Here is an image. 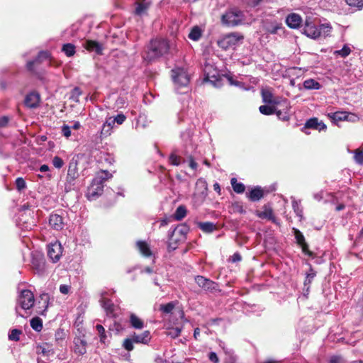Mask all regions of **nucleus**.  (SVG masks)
I'll list each match as a JSON object with an SVG mask.
<instances>
[{
  "label": "nucleus",
  "mask_w": 363,
  "mask_h": 363,
  "mask_svg": "<svg viewBox=\"0 0 363 363\" xmlns=\"http://www.w3.org/2000/svg\"><path fill=\"white\" fill-rule=\"evenodd\" d=\"M31 267L35 273L43 276L46 272V262L43 254H32Z\"/></svg>",
  "instance_id": "10"
},
{
  "label": "nucleus",
  "mask_w": 363,
  "mask_h": 363,
  "mask_svg": "<svg viewBox=\"0 0 363 363\" xmlns=\"http://www.w3.org/2000/svg\"><path fill=\"white\" fill-rule=\"evenodd\" d=\"M171 77L178 93H185L189 90L191 76L184 67L175 66L171 70Z\"/></svg>",
  "instance_id": "2"
},
{
  "label": "nucleus",
  "mask_w": 363,
  "mask_h": 363,
  "mask_svg": "<svg viewBox=\"0 0 363 363\" xmlns=\"http://www.w3.org/2000/svg\"><path fill=\"white\" fill-rule=\"evenodd\" d=\"M202 31L199 26H194L190 31L188 37L194 41L199 40L201 37Z\"/></svg>",
  "instance_id": "43"
},
{
  "label": "nucleus",
  "mask_w": 363,
  "mask_h": 363,
  "mask_svg": "<svg viewBox=\"0 0 363 363\" xmlns=\"http://www.w3.org/2000/svg\"><path fill=\"white\" fill-rule=\"evenodd\" d=\"M281 28V23L277 21H265L264 23V30L270 34H277Z\"/></svg>",
  "instance_id": "22"
},
{
  "label": "nucleus",
  "mask_w": 363,
  "mask_h": 363,
  "mask_svg": "<svg viewBox=\"0 0 363 363\" xmlns=\"http://www.w3.org/2000/svg\"><path fill=\"white\" fill-rule=\"evenodd\" d=\"M49 58V53L47 52H40L38 57L33 61H29L26 64L27 69L29 71H34V65L40 63L43 60H47Z\"/></svg>",
  "instance_id": "27"
},
{
  "label": "nucleus",
  "mask_w": 363,
  "mask_h": 363,
  "mask_svg": "<svg viewBox=\"0 0 363 363\" xmlns=\"http://www.w3.org/2000/svg\"><path fill=\"white\" fill-rule=\"evenodd\" d=\"M96 329L99 334L100 335L101 341L104 342V340L106 338L104 328L101 325H96Z\"/></svg>",
  "instance_id": "62"
},
{
  "label": "nucleus",
  "mask_w": 363,
  "mask_h": 363,
  "mask_svg": "<svg viewBox=\"0 0 363 363\" xmlns=\"http://www.w3.org/2000/svg\"><path fill=\"white\" fill-rule=\"evenodd\" d=\"M77 166H78V159L75 158L74 157L69 161L67 174H68V175L70 174L71 176H74V177H76L78 178L79 173H78Z\"/></svg>",
  "instance_id": "28"
},
{
  "label": "nucleus",
  "mask_w": 363,
  "mask_h": 363,
  "mask_svg": "<svg viewBox=\"0 0 363 363\" xmlns=\"http://www.w3.org/2000/svg\"><path fill=\"white\" fill-rule=\"evenodd\" d=\"M353 154V160L354 162L359 165L363 164V150L357 148L353 151H351Z\"/></svg>",
  "instance_id": "41"
},
{
  "label": "nucleus",
  "mask_w": 363,
  "mask_h": 363,
  "mask_svg": "<svg viewBox=\"0 0 363 363\" xmlns=\"http://www.w3.org/2000/svg\"><path fill=\"white\" fill-rule=\"evenodd\" d=\"M194 279L198 286L206 291L213 292L217 290L218 284L209 279L199 275Z\"/></svg>",
  "instance_id": "13"
},
{
  "label": "nucleus",
  "mask_w": 363,
  "mask_h": 363,
  "mask_svg": "<svg viewBox=\"0 0 363 363\" xmlns=\"http://www.w3.org/2000/svg\"><path fill=\"white\" fill-rule=\"evenodd\" d=\"M62 134L66 138H68L71 135V127L67 125H63L61 128Z\"/></svg>",
  "instance_id": "61"
},
{
  "label": "nucleus",
  "mask_w": 363,
  "mask_h": 363,
  "mask_svg": "<svg viewBox=\"0 0 363 363\" xmlns=\"http://www.w3.org/2000/svg\"><path fill=\"white\" fill-rule=\"evenodd\" d=\"M16 189L21 191L26 187V184L25 180L22 177H18L16 179Z\"/></svg>",
  "instance_id": "57"
},
{
  "label": "nucleus",
  "mask_w": 363,
  "mask_h": 363,
  "mask_svg": "<svg viewBox=\"0 0 363 363\" xmlns=\"http://www.w3.org/2000/svg\"><path fill=\"white\" fill-rule=\"evenodd\" d=\"M10 121V118L6 116H3L0 117V128L6 127L9 125Z\"/></svg>",
  "instance_id": "63"
},
{
  "label": "nucleus",
  "mask_w": 363,
  "mask_h": 363,
  "mask_svg": "<svg viewBox=\"0 0 363 363\" xmlns=\"http://www.w3.org/2000/svg\"><path fill=\"white\" fill-rule=\"evenodd\" d=\"M259 110L261 113L267 116L273 114L275 111V108L274 107L267 105L260 106Z\"/></svg>",
  "instance_id": "51"
},
{
  "label": "nucleus",
  "mask_w": 363,
  "mask_h": 363,
  "mask_svg": "<svg viewBox=\"0 0 363 363\" xmlns=\"http://www.w3.org/2000/svg\"><path fill=\"white\" fill-rule=\"evenodd\" d=\"M178 153L177 150H174L169 157V163L174 166H179L182 162H186V160L182 159Z\"/></svg>",
  "instance_id": "29"
},
{
  "label": "nucleus",
  "mask_w": 363,
  "mask_h": 363,
  "mask_svg": "<svg viewBox=\"0 0 363 363\" xmlns=\"http://www.w3.org/2000/svg\"><path fill=\"white\" fill-rule=\"evenodd\" d=\"M113 292L114 291H102L101 292V298L99 301L106 315L112 318H114L117 315L118 308L117 306L114 305L112 301L108 299L107 296Z\"/></svg>",
  "instance_id": "7"
},
{
  "label": "nucleus",
  "mask_w": 363,
  "mask_h": 363,
  "mask_svg": "<svg viewBox=\"0 0 363 363\" xmlns=\"http://www.w3.org/2000/svg\"><path fill=\"white\" fill-rule=\"evenodd\" d=\"M175 307V304L174 302H169L167 304H162L160 306V311L163 312L164 313L169 314L171 313L173 309Z\"/></svg>",
  "instance_id": "49"
},
{
  "label": "nucleus",
  "mask_w": 363,
  "mask_h": 363,
  "mask_svg": "<svg viewBox=\"0 0 363 363\" xmlns=\"http://www.w3.org/2000/svg\"><path fill=\"white\" fill-rule=\"evenodd\" d=\"M30 324L31 328L37 332H40L43 329V320L39 317L33 318L30 321Z\"/></svg>",
  "instance_id": "44"
},
{
  "label": "nucleus",
  "mask_w": 363,
  "mask_h": 363,
  "mask_svg": "<svg viewBox=\"0 0 363 363\" xmlns=\"http://www.w3.org/2000/svg\"><path fill=\"white\" fill-rule=\"evenodd\" d=\"M40 101V94L36 91H31L26 96L24 104L29 108H35L39 106Z\"/></svg>",
  "instance_id": "16"
},
{
  "label": "nucleus",
  "mask_w": 363,
  "mask_h": 363,
  "mask_svg": "<svg viewBox=\"0 0 363 363\" xmlns=\"http://www.w3.org/2000/svg\"><path fill=\"white\" fill-rule=\"evenodd\" d=\"M189 231V228L185 224L178 225L173 229H170L169 233L182 241L186 240V236Z\"/></svg>",
  "instance_id": "15"
},
{
  "label": "nucleus",
  "mask_w": 363,
  "mask_h": 363,
  "mask_svg": "<svg viewBox=\"0 0 363 363\" xmlns=\"http://www.w3.org/2000/svg\"><path fill=\"white\" fill-rule=\"evenodd\" d=\"M62 254V247L60 242L55 241L48 245V256L52 262L60 260Z\"/></svg>",
  "instance_id": "12"
},
{
  "label": "nucleus",
  "mask_w": 363,
  "mask_h": 363,
  "mask_svg": "<svg viewBox=\"0 0 363 363\" xmlns=\"http://www.w3.org/2000/svg\"><path fill=\"white\" fill-rule=\"evenodd\" d=\"M169 42L164 38H155L150 41L145 47L143 58L148 62H153L169 53Z\"/></svg>",
  "instance_id": "1"
},
{
  "label": "nucleus",
  "mask_w": 363,
  "mask_h": 363,
  "mask_svg": "<svg viewBox=\"0 0 363 363\" xmlns=\"http://www.w3.org/2000/svg\"><path fill=\"white\" fill-rule=\"evenodd\" d=\"M345 1L351 7H356L359 9L363 8V0H345Z\"/></svg>",
  "instance_id": "53"
},
{
  "label": "nucleus",
  "mask_w": 363,
  "mask_h": 363,
  "mask_svg": "<svg viewBox=\"0 0 363 363\" xmlns=\"http://www.w3.org/2000/svg\"><path fill=\"white\" fill-rule=\"evenodd\" d=\"M245 21V14L242 11L232 8L226 11L221 16V23L228 27H235L242 25Z\"/></svg>",
  "instance_id": "6"
},
{
  "label": "nucleus",
  "mask_w": 363,
  "mask_h": 363,
  "mask_svg": "<svg viewBox=\"0 0 363 363\" xmlns=\"http://www.w3.org/2000/svg\"><path fill=\"white\" fill-rule=\"evenodd\" d=\"M247 198L252 202L258 201L264 196V191L260 186H255L247 194Z\"/></svg>",
  "instance_id": "23"
},
{
  "label": "nucleus",
  "mask_w": 363,
  "mask_h": 363,
  "mask_svg": "<svg viewBox=\"0 0 363 363\" xmlns=\"http://www.w3.org/2000/svg\"><path fill=\"white\" fill-rule=\"evenodd\" d=\"M52 164L57 169H60L64 165V161L58 156H55L52 159Z\"/></svg>",
  "instance_id": "58"
},
{
  "label": "nucleus",
  "mask_w": 363,
  "mask_h": 363,
  "mask_svg": "<svg viewBox=\"0 0 363 363\" xmlns=\"http://www.w3.org/2000/svg\"><path fill=\"white\" fill-rule=\"evenodd\" d=\"M74 352L78 355H83L86 352L87 342L84 335L74 338Z\"/></svg>",
  "instance_id": "14"
},
{
  "label": "nucleus",
  "mask_w": 363,
  "mask_h": 363,
  "mask_svg": "<svg viewBox=\"0 0 363 363\" xmlns=\"http://www.w3.org/2000/svg\"><path fill=\"white\" fill-rule=\"evenodd\" d=\"M33 214L34 212L32 211H29L28 213L27 212L21 213L17 220V225L23 230H31L37 223V219Z\"/></svg>",
  "instance_id": "8"
},
{
  "label": "nucleus",
  "mask_w": 363,
  "mask_h": 363,
  "mask_svg": "<svg viewBox=\"0 0 363 363\" xmlns=\"http://www.w3.org/2000/svg\"><path fill=\"white\" fill-rule=\"evenodd\" d=\"M182 332V328H179V327H172V328H167V331H166V335L169 337H170L171 338H176L178 336L180 335V333Z\"/></svg>",
  "instance_id": "47"
},
{
  "label": "nucleus",
  "mask_w": 363,
  "mask_h": 363,
  "mask_svg": "<svg viewBox=\"0 0 363 363\" xmlns=\"http://www.w3.org/2000/svg\"><path fill=\"white\" fill-rule=\"evenodd\" d=\"M62 50L67 57H72L75 53V47L71 43H67L62 46Z\"/></svg>",
  "instance_id": "48"
},
{
  "label": "nucleus",
  "mask_w": 363,
  "mask_h": 363,
  "mask_svg": "<svg viewBox=\"0 0 363 363\" xmlns=\"http://www.w3.org/2000/svg\"><path fill=\"white\" fill-rule=\"evenodd\" d=\"M293 209L296 214L297 216L302 218L303 216V211L299 206V203L297 201H293L292 202Z\"/></svg>",
  "instance_id": "56"
},
{
  "label": "nucleus",
  "mask_w": 363,
  "mask_h": 363,
  "mask_svg": "<svg viewBox=\"0 0 363 363\" xmlns=\"http://www.w3.org/2000/svg\"><path fill=\"white\" fill-rule=\"evenodd\" d=\"M82 45L89 52H95L96 55H102L103 46L96 41L86 40L82 43Z\"/></svg>",
  "instance_id": "18"
},
{
  "label": "nucleus",
  "mask_w": 363,
  "mask_h": 363,
  "mask_svg": "<svg viewBox=\"0 0 363 363\" xmlns=\"http://www.w3.org/2000/svg\"><path fill=\"white\" fill-rule=\"evenodd\" d=\"M54 75L52 74H38V78L41 81V82L46 86L50 87L52 86V84H55V81L54 79Z\"/></svg>",
  "instance_id": "35"
},
{
  "label": "nucleus",
  "mask_w": 363,
  "mask_h": 363,
  "mask_svg": "<svg viewBox=\"0 0 363 363\" xmlns=\"http://www.w3.org/2000/svg\"><path fill=\"white\" fill-rule=\"evenodd\" d=\"M347 117L356 118V115L347 112H335L333 114L332 119L335 122L345 121Z\"/></svg>",
  "instance_id": "30"
},
{
  "label": "nucleus",
  "mask_w": 363,
  "mask_h": 363,
  "mask_svg": "<svg viewBox=\"0 0 363 363\" xmlns=\"http://www.w3.org/2000/svg\"><path fill=\"white\" fill-rule=\"evenodd\" d=\"M180 136L182 140L185 143L186 145H187L188 142L191 140V134L189 130H186V131L182 132Z\"/></svg>",
  "instance_id": "60"
},
{
  "label": "nucleus",
  "mask_w": 363,
  "mask_h": 363,
  "mask_svg": "<svg viewBox=\"0 0 363 363\" xmlns=\"http://www.w3.org/2000/svg\"><path fill=\"white\" fill-rule=\"evenodd\" d=\"M18 304L24 310L30 309L35 303V298L31 291L23 289L18 296Z\"/></svg>",
  "instance_id": "11"
},
{
  "label": "nucleus",
  "mask_w": 363,
  "mask_h": 363,
  "mask_svg": "<svg viewBox=\"0 0 363 363\" xmlns=\"http://www.w3.org/2000/svg\"><path fill=\"white\" fill-rule=\"evenodd\" d=\"M262 97L264 103L276 104V101L274 100L273 95L269 89H262Z\"/></svg>",
  "instance_id": "42"
},
{
  "label": "nucleus",
  "mask_w": 363,
  "mask_h": 363,
  "mask_svg": "<svg viewBox=\"0 0 363 363\" xmlns=\"http://www.w3.org/2000/svg\"><path fill=\"white\" fill-rule=\"evenodd\" d=\"M257 216L260 218H267L269 220H273V211L270 208H267L264 206V211L261 212H257Z\"/></svg>",
  "instance_id": "45"
},
{
  "label": "nucleus",
  "mask_w": 363,
  "mask_h": 363,
  "mask_svg": "<svg viewBox=\"0 0 363 363\" xmlns=\"http://www.w3.org/2000/svg\"><path fill=\"white\" fill-rule=\"evenodd\" d=\"M130 337L135 343L142 344H147L151 339L150 333L148 330H145L141 334L134 333Z\"/></svg>",
  "instance_id": "25"
},
{
  "label": "nucleus",
  "mask_w": 363,
  "mask_h": 363,
  "mask_svg": "<svg viewBox=\"0 0 363 363\" xmlns=\"http://www.w3.org/2000/svg\"><path fill=\"white\" fill-rule=\"evenodd\" d=\"M186 215V209L184 206H179L174 213V218L177 220H182Z\"/></svg>",
  "instance_id": "46"
},
{
  "label": "nucleus",
  "mask_w": 363,
  "mask_h": 363,
  "mask_svg": "<svg viewBox=\"0 0 363 363\" xmlns=\"http://www.w3.org/2000/svg\"><path fill=\"white\" fill-rule=\"evenodd\" d=\"M111 174L108 171H103L99 174L96 175L92 180L90 186L88 187L86 196L89 201H94L104 191L105 182L111 177Z\"/></svg>",
  "instance_id": "3"
},
{
  "label": "nucleus",
  "mask_w": 363,
  "mask_h": 363,
  "mask_svg": "<svg viewBox=\"0 0 363 363\" xmlns=\"http://www.w3.org/2000/svg\"><path fill=\"white\" fill-rule=\"evenodd\" d=\"M130 324L135 329L140 330L144 328L143 321L134 313L130 315Z\"/></svg>",
  "instance_id": "33"
},
{
  "label": "nucleus",
  "mask_w": 363,
  "mask_h": 363,
  "mask_svg": "<svg viewBox=\"0 0 363 363\" xmlns=\"http://www.w3.org/2000/svg\"><path fill=\"white\" fill-rule=\"evenodd\" d=\"M150 4V1L147 0H139L135 3V13L138 16H143L145 14Z\"/></svg>",
  "instance_id": "26"
},
{
  "label": "nucleus",
  "mask_w": 363,
  "mask_h": 363,
  "mask_svg": "<svg viewBox=\"0 0 363 363\" xmlns=\"http://www.w3.org/2000/svg\"><path fill=\"white\" fill-rule=\"evenodd\" d=\"M49 225L55 230H61L65 227L64 218L59 214L52 213L49 217Z\"/></svg>",
  "instance_id": "17"
},
{
  "label": "nucleus",
  "mask_w": 363,
  "mask_h": 363,
  "mask_svg": "<svg viewBox=\"0 0 363 363\" xmlns=\"http://www.w3.org/2000/svg\"><path fill=\"white\" fill-rule=\"evenodd\" d=\"M332 27L328 23L316 25L310 18H307L303 24V33L312 39L326 36L331 31Z\"/></svg>",
  "instance_id": "4"
},
{
  "label": "nucleus",
  "mask_w": 363,
  "mask_h": 363,
  "mask_svg": "<svg viewBox=\"0 0 363 363\" xmlns=\"http://www.w3.org/2000/svg\"><path fill=\"white\" fill-rule=\"evenodd\" d=\"M199 228L204 233H210L216 229V226L211 222H201L198 224Z\"/></svg>",
  "instance_id": "37"
},
{
  "label": "nucleus",
  "mask_w": 363,
  "mask_h": 363,
  "mask_svg": "<svg viewBox=\"0 0 363 363\" xmlns=\"http://www.w3.org/2000/svg\"><path fill=\"white\" fill-rule=\"evenodd\" d=\"M196 188L198 191H201V194L203 197H206L207 195L208 190V184L206 181L203 178H199L197 179L196 183Z\"/></svg>",
  "instance_id": "34"
},
{
  "label": "nucleus",
  "mask_w": 363,
  "mask_h": 363,
  "mask_svg": "<svg viewBox=\"0 0 363 363\" xmlns=\"http://www.w3.org/2000/svg\"><path fill=\"white\" fill-rule=\"evenodd\" d=\"M208 359L211 362H213V363H218L219 362V359L216 354V352H211L209 354H208Z\"/></svg>",
  "instance_id": "64"
},
{
  "label": "nucleus",
  "mask_w": 363,
  "mask_h": 363,
  "mask_svg": "<svg viewBox=\"0 0 363 363\" xmlns=\"http://www.w3.org/2000/svg\"><path fill=\"white\" fill-rule=\"evenodd\" d=\"M243 37L238 33H231L218 40V45L223 49L228 50L234 48Z\"/></svg>",
  "instance_id": "9"
},
{
  "label": "nucleus",
  "mask_w": 363,
  "mask_h": 363,
  "mask_svg": "<svg viewBox=\"0 0 363 363\" xmlns=\"http://www.w3.org/2000/svg\"><path fill=\"white\" fill-rule=\"evenodd\" d=\"M308 128H313L321 131L326 129V125L323 121H319L317 118H313L308 119L306 122L302 130L303 131L304 129Z\"/></svg>",
  "instance_id": "20"
},
{
  "label": "nucleus",
  "mask_w": 363,
  "mask_h": 363,
  "mask_svg": "<svg viewBox=\"0 0 363 363\" xmlns=\"http://www.w3.org/2000/svg\"><path fill=\"white\" fill-rule=\"evenodd\" d=\"M21 333L22 331L21 330L13 329L9 333V340L11 341H18Z\"/></svg>",
  "instance_id": "50"
},
{
  "label": "nucleus",
  "mask_w": 363,
  "mask_h": 363,
  "mask_svg": "<svg viewBox=\"0 0 363 363\" xmlns=\"http://www.w3.org/2000/svg\"><path fill=\"white\" fill-rule=\"evenodd\" d=\"M351 52V49L347 45H345L341 50L335 51V54L342 57H347Z\"/></svg>",
  "instance_id": "52"
},
{
  "label": "nucleus",
  "mask_w": 363,
  "mask_h": 363,
  "mask_svg": "<svg viewBox=\"0 0 363 363\" xmlns=\"http://www.w3.org/2000/svg\"><path fill=\"white\" fill-rule=\"evenodd\" d=\"M126 119V116L123 113H119L117 116L113 117V121L118 125H121L124 123Z\"/></svg>",
  "instance_id": "59"
},
{
  "label": "nucleus",
  "mask_w": 363,
  "mask_h": 363,
  "mask_svg": "<svg viewBox=\"0 0 363 363\" xmlns=\"http://www.w3.org/2000/svg\"><path fill=\"white\" fill-rule=\"evenodd\" d=\"M136 247L140 253L145 257H150L152 255L150 247L147 242L139 240L136 242Z\"/></svg>",
  "instance_id": "24"
},
{
  "label": "nucleus",
  "mask_w": 363,
  "mask_h": 363,
  "mask_svg": "<svg viewBox=\"0 0 363 363\" xmlns=\"http://www.w3.org/2000/svg\"><path fill=\"white\" fill-rule=\"evenodd\" d=\"M40 301L43 302V307L45 309L43 311V312L40 313V314L43 315L44 312L46 311L48 306V301H49V295L48 294H42L40 296Z\"/></svg>",
  "instance_id": "54"
},
{
  "label": "nucleus",
  "mask_w": 363,
  "mask_h": 363,
  "mask_svg": "<svg viewBox=\"0 0 363 363\" xmlns=\"http://www.w3.org/2000/svg\"><path fill=\"white\" fill-rule=\"evenodd\" d=\"M302 21H302V18L301 17V16L297 13H295L289 14L286 18V25L289 28H293V29L299 28V26L302 23Z\"/></svg>",
  "instance_id": "19"
},
{
  "label": "nucleus",
  "mask_w": 363,
  "mask_h": 363,
  "mask_svg": "<svg viewBox=\"0 0 363 363\" xmlns=\"http://www.w3.org/2000/svg\"><path fill=\"white\" fill-rule=\"evenodd\" d=\"M134 341L133 340V339L131 337L130 338H126L123 341V347L128 350V351H131L133 350V344H134Z\"/></svg>",
  "instance_id": "55"
},
{
  "label": "nucleus",
  "mask_w": 363,
  "mask_h": 363,
  "mask_svg": "<svg viewBox=\"0 0 363 363\" xmlns=\"http://www.w3.org/2000/svg\"><path fill=\"white\" fill-rule=\"evenodd\" d=\"M315 275H316L315 272L313 269V268L310 265L309 272H306V279H305L304 283H303V285L305 286H307V292H309L310 284H311V282L313 280V279L315 277Z\"/></svg>",
  "instance_id": "38"
},
{
  "label": "nucleus",
  "mask_w": 363,
  "mask_h": 363,
  "mask_svg": "<svg viewBox=\"0 0 363 363\" xmlns=\"http://www.w3.org/2000/svg\"><path fill=\"white\" fill-rule=\"evenodd\" d=\"M169 241L167 245V249L169 252L176 250L179 242H182L179 238L174 237L171 234L168 233Z\"/></svg>",
  "instance_id": "39"
},
{
  "label": "nucleus",
  "mask_w": 363,
  "mask_h": 363,
  "mask_svg": "<svg viewBox=\"0 0 363 363\" xmlns=\"http://www.w3.org/2000/svg\"><path fill=\"white\" fill-rule=\"evenodd\" d=\"M230 184L233 191L237 194H242L245 190V186L241 182H238L235 178L231 179Z\"/></svg>",
  "instance_id": "40"
},
{
  "label": "nucleus",
  "mask_w": 363,
  "mask_h": 363,
  "mask_svg": "<svg viewBox=\"0 0 363 363\" xmlns=\"http://www.w3.org/2000/svg\"><path fill=\"white\" fill-rule=\"evenodd\" d=\"M77 179V177L71 176L70 174H67L65 182L64 184V191L66 193H68L71 191L74 185H75V180Z\"/></svg>",
  "instance_id": "31"
},
{
  "label": "nucleus",
  "mask_w": 363,
  "mask_h": 363,
  "mask_svg": "<svg viewBox=\"0 0 363 363\" xmlns=\"http://www.w3.org/2000/svg\"><path fill=\"white\" fill-rule=\"evenodd\" d=\"M303 87L307 90H318L321 88V85L313 79H308L303 82Z\"/></svg>",
  "instance_id": "32"
},
{
  "label": "nucleus",
  "mask_w": 363,
  "mask_h": 363,
  "mask_svg": "<svg viewBox=\"0 0 363 363\" xmlns=\"http://www.w3.org/2000/svg\"><path fill=\"white\" fill-rule=\"evenodd\" d=\"M294 231L296 242L301 247L303 252L306 255H311V252L308 250V246L306 242L303 233L296 228H294Z\"/></svg>",
  "instance_id": "21"
},
{
  "label": "nucleus",
  "mask_w": 363,
  "mask_h": 363,
  "mask_svg": "<svg viewBox=\"0 0 363 363\" xmlns=\"http://www.w3.org/2000/svg\"><path fill=\"white\" fill-rule=\"evenodd\" d=\"M204 80L213 86L219 88L223 86V79L219 70L212 60H207L203 65Z\"/></svg>",
  "instance_id": "5"
},
{
  "label": "nucleus",
  "mask_w": 363,
  "mask_h": 363,
  "mask_svg": "<svg viewBox=\"0 0 363 363\" xmlns=\"http://www.w3.org/2000/svg\"><path fill=\"white\" fill-rule=\"evenodd\" d=\"M115 123H116L115 121H113V117L108 118L103 125L101 134L104 135H110L111 130L113 127Z\"/></svg>",
  "instance_id": "36"
}]
</instances>
